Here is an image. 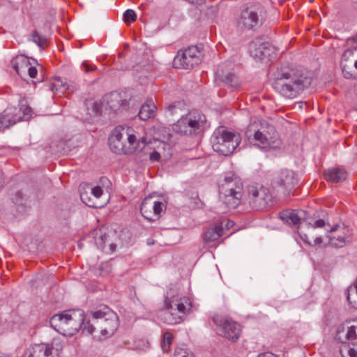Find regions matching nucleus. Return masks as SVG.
Instances as JSON below:
<instances>
[{
  "label": "nucleus",
  "mask_w": 357,
  "mask_h": 357,
  "mask_svg": "<svg viewBox=\"0 0 357 357\" xmlns=\"http://www.w3.org/2000/svg\"><path fill=\"white\" fill-rule=\"evenodd\" d=\"M312 77L303 69L280 68L273 73V89L282 97L294 99L310 87Z\"/></svg>",
  "instance_id": "1"
},
{
  "label": "nucleus",
  "mask_w": 357,
  "mask_h": 357,
  "mask_svg": "<svg viewBox=\"0 0 357 357\" xmlns=\"http://www.w3.org/2000/svg\"><path fill=\"white\" fill-rule=\"evenodd\" d=\"M144 132V128H140ZM109 146L112 152L116 154H130L142 151L150 143L144 133H140L130 127L118 126L109 137Z\"/></svg>",
  "instance_id": "2"
},
{
  "label": "nucleus",
  "mask_w": 357,
  "mask_h": 357,
  "mask_svg": "<svg viewBox=\"0 0 357 357\" xmlns=\"http://www.w3.org/2000/svg\"><path fill=\"white\" fill-rule=\"evenodd\" d=\"M245 136L250 144L264 151L278 149L282 144L275 126L264 119H251Z\"/></svg>",
  "instance_id": "3"
},
{
  "label": "nucleus",
  "mask_w": 357,
  "mask_h": 357,
  "mask_svg": "<svg viewBox=\"0 0 357 357\" xmlns=\"http://www.w3.org/2000/svg\"><path fill=\"white\" fill-rule=\"evenodd\" d=\"M91 317L87 319L84 329L89 334L93 335L98 329L99 339L111 337L119 327V317L114 311L105 306L102 309L91 312Z\"/></svg>",
  "instance_id": "4"
},
{
  "label": "nucleus",
  "mask_w": 357,
  "mask_h": 357,
  "mask_svg": "<svg viewBox=\"0 0 357 357\" xmlns=\"http://www.w3.org/2000/svg\"><path fill=\"white\" fill-rule=\"evenodd\" d=\"M86 321L84 311L78 309L54 315L50 319V324L57 332L64 335H73L80 328L86 332L84 329Z\"/></svg>",
  "instance_id": "5"
},
{
  "label": "nucleus",
  "mask_w": 357,
  "mask_h": 357,
  "mask_svg": "<svg viewBox=\"0 0 357 357\" xmlns=\"http://www.w3.org/2000/svg\"><path fill=\"white\" fill-rule=\"evenodd\" d=\"M165 307V311L162 315L164 321L169 324H176L181 321L190 310L191 304L188 298L181 296L170 289L167 292Z\"/></svg>",
  "instance_id": "6"
},
{
  "label": "nucleus",
  "mask_w": 357,
  "mask_h": 357,
  "mask_svg": "<svg viewBox=\"0 0 357 357\" xmlns=\"http://www.w3.org/2000/svg\"><path fill=\"white\" fill-rule=\"evenodd\" d=\"M220 199L227 208H235L241 202L243 183L239 177L229 172L219 183Z\"/></svg>",
  "instance_id": "7"
},
{
  "label": "nucleus",
  "mask_w": 357,
  "mask_h": 357,
  "mask_svg": "<svg viewBox=\"0 0 357 357\" xmlns=\"http://www.w3.org/2000/svg\"><path fill=\"white\" fill-rule=\"evenodd\" d=\"M241 141L238 134L229 130L224 126L215 129L211 137L213 150L223 155H228L233 153Z\"/></svg>",
  "instance_id": "8"
},
{
  "label": "nucleus",
  "mask_w": 357,
  "mask_h": 357,
  "mask_svg": "<svg viewBox=\"0 0 357 357\" xmlns=\"http://www.w3.org/2000/svg\"><path fill=\"white\" fill-rule=\"evenodd\" d=\"M205 122V116L199 113L190 112L173 125V130L184 135H196L202 130Z\"/></svg>",
  "instance_id": "9"
},
{
  "label": "nucleus",
  "mask_w": 357,
  "mask_h": 357,
  "mask_svg": "<svg viewBox=\"0 0 357 357\" xmlns=\"http://www.w3.org/2000/svg\"><path fill=\"white\" fill-rule=\"evenodd\" d=\"M263 8L259 4L248 6L242 9L237 20L238 26L252 30L259 27L262 19Z\"/></svg>",
  "instance_id": "10"
},
{
  "label": "nucleus",
  "mask_w": 357,
  "mask_h": 357,
  "mask_svg": "<svg viewBox=\"0 0 357 357\" xmlns=\"http://www.w3.org/2000/svg\"><path fill=\"white\" fill-rule=\"evenodd\" d=\"M202 61L201 52L197 46H190L179 50L174 59L176 68L190 69L198 66Z\"/></svg>",
  "instance_id": "11"
},
{
  "label": "nucleus",
  "mask_w": 357,
  "mask_h": 357,
  "mask_svg": "<svg viewBox=\"0 0 357 357\" xmlns=\"http://www.w3.org/2000/svg\"><path fill=\"white\" fill-rule=\"evenodd\" d=\"M298 181L295 172L284 169L275 173L272 178L271 185L273 188H280L284 194H290L298 185Z\"/></svg>",
  "instance_id": "12"
},
{
  "label": "nucleus",
  "mask_w": 357,
  "mask_h": 357,
  "mask_svg": "<svg viewBox=\"0 0 357 357\" xmlns=\"http://www.w3.org/2000/svg\"><path fill=\"white\" fill-rule=\"evenodd\" d=\"M248 199L252 208L255 210H262L271 204L272 195L266 188L250 185Z\"/></svg>",
  "instance_id": "13"
},
{
  "label": "nucleus",
  "mask_w": 357,
  "mask_h": 357,
  "mask_svg": "<svg viewBox=\"0 0 357 357\" xmlns=\"http://www.w3.org/2000/svg\"><path fill=\"white\" fill-rule=\"evenodd\" d=\"M326 229L329 233L327 237L330 245L342 248L351 242V231L348 227L336 225Z\"/></svg>",
  "instance_id": "14"
},
{
  "label": "nucleus",
  "mask_w": 357,
  "mask_h": 357,
  "mask_svg": "<svg viewBox=\"0 0 357 357\" xmlns=\"http://www.w3.org/2000/svg\"><path fill=\"white\" fill-rule=\"evenodd\" d=\"M340 66L345 78L354 77L353 68L357 70V46L344 50L342 56Z\"/></svg>",
  "instance_id": "15"
},
{
  "label": "nucleus",
  "mask_w": 357,
  "mask_h": 357,
  "mask_svg": "<svg viewBox=\"0 0 357 357\" xmlns=\"http://www.w3.org/2000/svg\"><path fill=\"white\" fill-rule=\"evenodd\" d=\"M213 321L221 328L222 335L232 340L238 339L241 328L237 323L220 316H215L213 317Z\"/></svg>",
  "instance_id": "16"
},
{
  "label": "nucleus",
  "mask_w": 357,
  "mask_h": 357,
  "mask_svg": "<svg viewBox=\"0 0 357 357\" xmlns=\"http://www.w3.org/2000/svg\"><path fill=\"white\" fill-rule=\"evenodd\" d=\"M165 207L162 202L153 201L151 197H146L142 203L140 211L146 219L155 221L159 218Z\"/></svg>",
  "instance_id": "17"
},
{
  "label": "nucleus",
  "mask_w": 357,
  "mask_h": 357,
  "mask_svg": "<svg viewBox=\"0 0 357 357\" xmlns=\"http://www.w3.org/2000/svg\"><path fill=\"white\" fill-rule=\"evenodd\" d=\"M59 340H54L52 344H35L29 349L26 353V357H56L57 356V350L54 351V344H57Z\"/></svg>",
  "instance_id": "18"
},
{
  "label": "nucleus",
  "mask_w": 357,
  "mask_h": 357,
  "mask_svg": "<svg viewBox=\"0 0 357 357\" xmlns=\"http://www.w3.org/2000/svg\"><path fill=\"white\" fill-rule=\"evenodd\" d=\"M21 109L17 107H7L0 116V129H5L22 121Z\"/></svg>",
  "instance_id": "19"
},
{
  "label": "nucleus",
  "mask_w": 357,
  "mask_h": 357,
  "mask_svg": "<svg viewBox=\"0 0 357 357\" xmlns=\"http://www.w3.org/2000/svg\"><path fill=\"white\" fill-rule=\"evenodd\" d=\"M250 54L255 59L263 60L271 55V49L268 43L255 39L249 45Z\"/></svg>",
  "instance_id": "20"
},
{
  "label": "nucleus",
  "mask_w": 357,
  "mask_h": 357,
  "mask_svg": "<svg viewBox=\"0 0 357 357\" xmlns=\"http://www.w3.org/2000/svg\"><path fill=\"white\" fill-rule=\"evenodd\" d=\"M103 102L106 105V109H110L113 111L119 109L121 107H126V100L123 99L121 94L118 92H112L103 97Z\"/></svg>",
  "instance_id": "21"
},
{
  "label": "nucleus",
  "mask_w": 357,
  "mask_h": 357,
  "mask_svg": "<svg viewBox=\"0 0 357 357\" xmlns=\"http://www.w3.org/2000/svg\"><path fill=\"white\" fill-rule=\"evenodd\" d=\"M11 66L19 76L22 77L28 70L31 65L29 59L24 55L16 56L11 61Z\"/></svg>",
  "instance_id": "22"
},
{
  "label": "nucleus",
  "mask_w": 357,
  "mask_h": 357,
  "mask_svg": "<svg viewBox=\"0 0 357 357\" xmlns=\"http://www.w3.org/2000/svg\"><path fill=\"white\" fill-rule=\"evenodd\" d=\"M344 329V327L342 328V331H338L337 334L338 340L343 342L342 335H343L348 341L357 340V319L347 322L345 333Z\"/></svg>",
  "instance_id": "23"
},
{
  "label": "nucleus",
  "mask_w": 357,
  "mask_h": 357,
  "mask_svg": "<svg viewBox=\"0 0 357 357\" xmlns=\"http://www.w3.org/2000/svg\"><path fill=\"white\" fill-rule=\"evenodd\" d=\"M324 178L328 182L339 183L347 178V172L340 167L330 168L324 172Z\"/></svg>",
  "instance_id": "24"
},
{
  "label": "nucleus",
  "mask_w": 357,
  "mask_h": 357,
  "mask_svg": "<svg viewBox=\"0 0 357 357\" xmlns=\"http://www.w3.org/2000/svg\"><path fill=\"white\" fill-rule=\"evenodd\" d=\"M282 221L289 225H298L301 223V217L298 212L294 210H286L280 213Z\"/></svg>",
  "instance_id": "25"
},
{
  "label": "nucleus",
  "mask_w": 357,
  "mask_h": 357,
  "mask_svg": "<svg viewBox=\"0 0 357 357\" xmlns=\"http://www.w3.org/2000/svg\"><path fill=\"white\" fill-rule=\"evenodd\" d=\"M223 235L222 222L213 227L208 228L204 233V239L206 242L218 241Z\"/></svg>",
  "instance_id": "26"
},
{
  "label": "nucleus",
  "mask_w": 357,
  "mask_h": 357,
  "mask_svg": "<svg viewBox=\"0 0 357 357\" xmlns=\"http://www.w3.org/2000/svg\"><path fill=\"white\" fill-rule=\"evenodd\" d=\"M216 75L217 77L223 82L233 88H237L240 85L238 77L232 73H228L225 75L223 69L219 68L217 70Z\"/></svg>",
  "instance_id": "27"
},
{
  "label": "nucleus",
  "mask_w": 357,
  "mask_h": 357,
  "mask_svg": "<svg viewBox=\"0 0 357 357\" xmlns=\"http://www.w3.org/2000/svg\"><path fill=\"white\" fill-rule=\"evenodd\" d=\"M156 110V106L154 102L150 100H147L142 106L139 112V117L143 121H146L154 116Z\"/></svg>",
  "instance_id": "28"
},
{
  "label": "nucleus",
  "mask_w": 357,
  "mask_h": 357,
  "mask_svg": "<svg viewBox=\"0 0 357 357\" xmlns=\"http://www.w3.org/2000/svg\"><path fill=\"white\" fill-rule=\"evenodd\" d=\"M298 233L301 240L310 245H320L323 243V241L321 237H316L312 241L310 238L309 236L307 234L304 233L303 228L301 227H298Z\"/></svg>",
  "instance_id": "29"
},
{
  "label": "nucleus",
  "mask_w": 357,
  "mask_h": 357,
  "mask_svg": "<svg viewBox=\"0 0 357 357\" xmlns=\"http://www.w3.org/2000/svg\"><path fill=\"white\" fill-rule=\"evenodd\" d=\"M304 221H305L306 223L310 226L309 228L310 231H313L315 228H323L325 227L331 228L330 225L326 223L323 219L314 220L312 218H307L305 219Z\"/></svg>",
  "instance_id": "30"
},
{
  "label": "nucleus",
  "mask_w": 357,
  "mask_h": 357,
  "mask_svg": "<svg viewBox=\"0 0 357 357\" xmlns=\"http://www.w3.org/2000/svg\"><path fill=\"white\" fill-rule=\"evenodd\" d=\"M31 40L39 47L44 49L47 46V39L45 36L38 33L37 31H33L31 35Z\"/></svg>",
  "instance_id": "31"
},
{
  "label": "nucleus",
  "mask_w": 357,
  "mask_h": 357,
  "mask_svg": "<svg viewBox=\"0 0 357 357\" xmlns=\"http://www.w3.org/2000/svg\"><path fill=\"white\" fill-rule=\"evenodd\" d=\"M344 351L348 354L349 357H357V342H351L341 349L340 352L343 357Z\"/></svg>",
  "instance_id": "32"
},
{
  "label": "nucleus",
  "mask_w": 357,
  "mask_h": 357,
  "mask_svg": "<svg viewBox=\"0 0 357 357\" xmlns=\"http://www.w3.org/2000/svg\"><path fill=\"white\" fill-rule=\"evenodd\" d=\"M80 198L82 201L89 207L93 208H101L104 206L105 204H98L96 202H94L91 197H89L88 194L86 192H81L80 193Z\"/></svg>",
  "instance_id": "33"
},
{
  "label": "nucleus",
  "mask_w": 357,
  "mask_h": 357,
  "mask_svg": "<svg viewBox=\"0 0 357 357\" xmlns=\"http://www.w3.org/2000/svg\"><path fill=\"white\" fill-rule=\"evenodd\" d=\"M173 340V335L169 332H166L163 335V338L161 343V347L164 352H168L170 349Z\"/></svg>",
  "instance_id": "34"
},
{
  "label": "nucleus",
  "mask_w": 357,
  "mask_h": 357,
  "mask_svg": "<svg viewBox=\"0 0 357 357\" xmlns=\"http://www.w3.org/2000/svg\"><path fill=\"white\" fill-rule=\"evenodd\" d=\"M68 89V85L66 82H63L60 78L55 79V82L51 84L50 89L53 93H56L59 89L64 91Z\"/></svg>",
  "instance_id": "35"
},
{
  "label": "nucleus",
  "mask_w": 357,
  "mask_h": 357,
  "mask_svg": "<svg viewBox=\"0 0 357 357\" xmlns=\"http://www.w3.org/2000/svg\"><path fill=\"white\" fill-rule=\"evenodd\" d=\"M184 107V102L178 101L169 105L167 109L170 115L179 114Z\"/></svg>",
  "instance_id": "36"
},
{
  "label": "nucleus",
  "mask_w": 357,
  "mask_h": 357,
  "mask_svg": "<svg viewBox=\"0 0 357 357\" xmlns=\"http://www.w3.org/2000/svg\"><path fill=\"white\" fill-rule=\"evenodd\" d=\"M123 21L127 24L133 22L137 19V15L133 10L128 9L126 10L123 16Z\"/></svg>",
  "instance_id": "37"
},
{
  "label": "nucleus",
  "mask_w": 357,
  "mask_h": 357,
  "mask_svg": "<svg viewBox=\"0 0 357 357\" xmlns=\"http://www.w3.org/2000/svg\"><path fill=\"white\" fill-rule=\"evenodd\" d=\"M18 109H21L20 115L22 116V121H27L29 119L31 115V108L29 106L22 105L20 108Z\"/></svg>",
  "instance_id": "38"
},
{
  "label": "nucleus",
  "mask_w": 357,
  "mask_h": 357,
  "mask_svg": "<svg viewBox=\"0 0 357 357\" xmlns=\"http://www.w3.org/2000/svg\"><path fill=\"white\" fill-rule=\"evenodd\" d=\"M98 232H100V230H98V231L96 230L93 232V234H95V236H94L95 243L99 248L102 249L104 248V245H105L104 238H105V236L102 235V234H100L98 235Z\"/></svg>",
  "instance_id": "39"
},
{
  "label": "nucleus",
  "mask_w": 357,
  "mask_h": 357,
  "mask_svg": "<svg viewBox=\"0 0 357 357\" xmlns=\"http://www.w3.org/2000/svg\"><path fill=\"white\" fill-rule=\"evenodd\" d=\"M106 109V105L103 102V100L102 101H96L92 105V111L93 114L94 115H98L101 113L102 108Z\"/></svg>",
  "instance_id": "40"
},
{
  "label": "nucleus",
  "mask_w": 357,
  "mask_h": 357,
  "mask_svg": "<svg viewBox=\"0 0 357 357\" xmlns=\"http://www.w3.org/2000/svg\"><path fill=\"white\" fill-rule=\"evenodd\" d=\"M174 357H194V356L186 349L177 348L174 351Z\"/></svg>",
  "instance_id": "41"
},
{
  "label": "nucleus",
  "mask_w": 357,
  "mask_h": 357,
  "mask_svg": "<svg viewBox=\"0 0 357 357\" xmlns=\"http://www.w3.org/2000/svg\"><path fill=\"white\" fill-rule=\"evenodd\" d=\"M90 190L92 195L96 199H99L102 195L103 191L102 188L100 186L91 188Z\"/></svg>",
  "instance_id": "42"
},
{
  "label": "nucleus",
  "mask_w": 357,
  "mask_h": 357,
  "mask_svg": "<svg viewBox=\"0 0 357 357\" xmlns=\"http://www.w3.org/2000/svg\"><path fill=\"white\" fill-rule=\"evenodd\" d=\"M27 72L31 78H36L38 74L37 68L31 65L29 66Z\"/></svg>",
  "instance_id": "43"
},
{
  "label": "nucleus",
  "mask_w": 357,
  "mask_h": 357,
  "mask_svg": "<svg viewBox=\"0 0 357 357\" xmlns=\"http://www.w3.org/2000/svg\"><path fill=\"white\" fill-rule=\"evenodd\" d=\"M82 67L84 68V70L85 73L92 72L96 69V66H90L85 62L82 63Z\"/></svg>",
  "instance_id": "44"
},
{
  "label": "nucleus",
  "mask_w": 357,
  "mask_h": 357,
  "mask_svg": "<svg viewBox=\"0 0 357 357\" xmlns=\"http://www.w3.org/2000/svg\"><path fill=\"white\" fill-rule=\"evenodd\" d=\"M150 160L158 161L160 159V154L157 151H153L150 154Z\"/></svg>",
  "instance_id": "45"
},
{
  "label": "nucleus",
  "mask_w": 357,
  "mask_h": 357,
  "mask_svg": "<svg viewBox=\"0 0 357 357\" xmlns=\"http://www.w3.org/2000/svg\"><path fill=\"white\" fill-rule=\"evenodd\" d=\"M257 357H278L276 355H275L273 353L271 352H264L259 354Z\"/></svg>",
  "instance_id": "46"
},
{
  "label": "nucleus",
  "mask_w": 357,
  "mask_h": 357,
  "mask_svg": "<svg viewBox=\"0 0 357 357\" xmlns=\"http://www.w3.org/2000/svg\"><path fill=\"white\" fill-rule=\"evenodd\" d=\"M347 43L348 45L357 43V34L349 38L347 40Z\"/></svg>",
  "instance_id": "47"
},
{
  "label": "nucleus",
  "mask_w": 357,
  "mask_h": 357,
  "mask_svg": "<svg viewBox=\"0 0 357 357\" xmlns=\"http://www.w3.org/2000/svg\"><path fill=\"white\" fill-rule=\"evenodd\" d=\"M233 225H234L233 221L227 220V224L225 225L226 228L229 229V227H231Z\"/></svg>",
  "instance_id": "48"
},
{
  "label": "nucleus",
  "mask_w": 357,
  "mask_h": 357,
  "mask_svg": "<svg viewBox=\"0 0 357 357\" xmlns=\"http://www.w3.org/2000/svg\"><path fill=\"white\" fill-rule=\"evenodd\" d=\"M195 200H197V201H199V202H200V200H199V197H198L197 194H196L195 197ZM195 203L196 204V205H198V203L197 202V201H195Z\"/></svg>",
  "instance_id": "49"
},
{
  "label": "nucleus",
  "mask_w": 357,
  "mask_h": 357,
  "mask_svg": "<svg viewBox=\"0 0 357 357\" xmlns=\"http://www.w3.org/2000/svg\"><path fill=\"white\" fill-rule=\"evenodd\" d=\"M142 343H143V346H144V347H145L146 344H149V342H148L147 341H146V340H142Z\"/></svg>",
  "instance_id": "50"
},
{
  "label": "nucleus",
  "mask_w": 357,
  "mask_h": 357,
  "mask_svg": "<svg viewBox=\"0 0 357 357\" xmlns=\"http://www.w3.org/2000/svg\"><path fill=\"white\" fill-rule=\"evenodd\" d=\"M105 181H107V179L105 177H102V178H100V181H101V182H102V183H103Z\"/></svg>",
  "instance_id": "51"
}]
</instances>
